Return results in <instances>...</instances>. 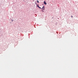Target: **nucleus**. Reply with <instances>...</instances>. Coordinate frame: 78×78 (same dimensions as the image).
I'll use <instances>...</instances> for the list:
<instances>
[{
	"mask_svg": "<svg viewBox=\"0 0 78 78\" xmlns=\"http://www.w3.org/2000/svg\"><path fill=\"white\" fill-rule=\"evenodd\" d=\"M37 6L40 9H42L41 8V7H39V6L38 5H37Z\"/></svg>",
	"mask_w": 78,
	"mask_h": 78,
	"instance_id": "obj_1",
	"label": "nucleus"
},
{
	"mask_svg": "<svg viewBox=\"0 0 78 78\" xmlns=\"http://www.w3.org/2000/svg\"><path fill=\"white\" fill-rule=\"evenodd\" d=\"M44 4L45 5H47V3H46V2L45 1L44 2Z\"/></svg>",
	"mask_w": 78,
	"mask_h": 78,
	"instance_id": "obj_2",
	"label": "nucleus"
},
{
	"mask_svg": "<svg viewBox=\"0 0 78 78\" xmlns=\"http://www.w3.org/2000/svg\"><path fill=\"white\" fill-rule=\"evenodd\" d=\"M42 8L43 9V10H45V8H44V6L43 7V8Z\"/></svg>",
	"mask_w": 78,
	"mask_h": 78,
	"instance_id": "obj_3",
	"label": "nucleus"
},
{
	"mask_svg": "<svg viewBox=\"0 0 78 78\" xmlns=\"http://www.w3.org/2000/svg\"><path fill=\"white\" fill-rule=\"evenodd\" d=\"M37 2H38V3H39V2L38 1H37Z\"/></svg>",
	"mask_w": 78,
	"mask_h": 78,
	"instance_id": "obj_4",
	"label": "nucleus"
},
{
	"mask_svg": "<svg viewBox=\"0 0 78 78\" xmlns=\"http://www.w3.org/2000/svg\"><path fill=\"white\" fill-rule=\"evenodd\" d=\"M71 17L72 18H73V16H71Z\"/></svg>",
	"mask_w": 78,
	"mask_h": 78,
	"instance_id": "obj_5",
	"label": "nucleus"
}]
</instances>
